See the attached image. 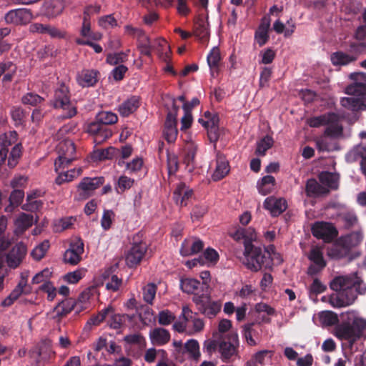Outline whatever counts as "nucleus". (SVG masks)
I'll list each match as a JSON object with an SVG mask.
<instances>
[{
  "instance_id": "f257e3e1",
  "label": "nucleus",
  "mask_w": 366,
  "mask_h": 366,
  "mask_svg": "<svg viewBox=\"0 0 366 366\" xmlns=\"http://www.w3.org/2000/svg\"><path fill=\"white\" fill-rule=\"evenodd\" d=\"M244 250L241 258L242 264L252 272H258L262 269H270L272 267V258L270 251L257 247L252 242L245 241Z\"/></svg>"
},
{
  "instance_id": "f03ea898",
  "label": "nucleus",
  "mask_w": 366,
  "mask_h": 366,
  "mask_svg": "<svg viewBox=\"0 0 366 366\" xmlns=\"http://www.w3.org/2000/svg\"><path fill=\"white\" fill-rule=\"evenodd\" d=\"M118 120L117 115L109 111L99 112L95 120L88 124L86 132L94 136V142L99 144L112 137V132L107 125L114 124Z\"/></svg>"
},
{
  "instance_id": "7ed1b4c3",
  "label": "nucleus",
  "mask_w": 366,
  "mask_h": 366,
  "mask_svg": "<svg viewBox=\"0 0 366 366\" xmlns=\"http://www.w3.org/2000/svg\"><path fill=\"white\" fill-rule=\"evenodd\" d=\"M51 105L55 109L63 111L61 115V119H70L77 114L76 104L70 100L69 89L64 84H61L55 90Z\"/></svg>"
},
{
  "instance_id": "20e7f679",
  "label": "nucleus",
  "mask_w": 366,
  "mask_h": 366,
  "mask_svg": "<svg viewBox=\"0 0 366 366\" xmlns=\"http://www.w3.org/2000/svg\"><path fill=\"white\" fill-rule=\"evenodd\" d=\"M192 301L199 312L210 318L214 317L221 309L219 302L212 300L209 285H203L201 293L193 296Z\"/></svg>"
},
{
  "instance_id": "39448f33",
  "label": "nucleus",
  "mask_w": 366,
  "mask_h": 366,
  "mask_svg": "<svg viewBox=\"0 0 366 366\" xmlns=\"http://www.w3.org/2000/svg\"><path fill=\"white\" fill-rule=\"evenodd\" d=\"M312 127H319L327 125L325 134L331 137H337L342 134V124L340 116L335 113H327L312 117L307 121Z\"/></svg>"
},
{
  "instance_id": "423d86ee",
  "label": "nucleus",
  "mask_w": 366,
  "mask_h": 366,
  "mask_svg": "<svg viewBox=\"0 0 366 366\" xmlns=\"http://www.w3.org/2000/svg\"><path fill=\"white\" fill-rule=\"evenodd\" d=\"M345 319V341L348 340L350 346L360 338L366 329V320L356 316L355 312H346Z\"/></svg>"
},
{
  "instance_id": "0eeeda50",
  "label": "nucleus",
  "mask_w": 366,
  "mask_h": 366,
  "mask_svg": "<svg viewBox=\"0 0 366 366\" xmlns=\"http://www.w3.org/2000/svg\"><path fill=\"white\" fill-rule=\"evenodd\" d=\"M345 307L352 305L358 295H362L366 291V285L362 280L357 276V272L345 276Z\"/></svg>"
},
{
  "instance_id": "6e6552de",
  "label": "nucleus",
  "mask_w": 366,
  "mask_h": 366,
  "mask_svg": "<svg viewBox=\"0 0 366 366\" xmlns=\"http://www.w3.org/2000/svg\"><path fill=\"white\" fill-rule=\"evenodd\" d=\"M75 151L74 144L70 139H64L57 144L58 157L54 162L56 172H59L61 169L67 167L76 159Z\"/></svg>"
},
{
  "instance_id": "1a4fd4ad",
  "label": "nucleus",
  "mask_w": 366,
  "mask_h": 366,
  "mask_svg": "<svg viewBox=\"0 0 366 366\" xmlns=\"http://www.w3.org/2000/svg\"><path fill=\"white\" fill-rule=\"evenodd\" d=\"M238 335L234 332L228 333L227 336H220L219 352L223 362H229L238 354Z\"/></svg>"
},
{
  "instance_id": "9d476101",
  "label": "nucleus",
  "mask_w": 366,
  "mask_h": 366,
  "mask_svg": "<svg viewBox=\"0 0 366 366\" xmlns=\"http://www.w3.org/2000/svg\"><path fill=\"white\" fill-rule=\"evenodd\" d=\"M363 238L361 229H354L350 233L345 234V260L351 262L360 255L357 250V246L361 243Z\"/></svg>"
},
{
  "instance_id": "9b49d317",
  "label": "nucleus",
  "mask_w": 366,
  "mask_h": 366,
  "mask_svg": "<svg viewBox=\"0 0 366 366\" xmlns=\"http://www.w3.org/2000/svg\"><path fill=\"white\" fill-rule=\"evenodd\" d=\"M348 78L351 82L345 87V94L366 97V73L352 72L349 74Z\"/></svg>"
},
{
  "instance_id": "f8f14e48",
  "label": "nucleus",
  "mask_w": 366,
  "mask_h": 366,
  "mask_svg": "<svg viewBox=\"0 0 366 366\" xmlns=\"http://www.w3.org/2000/svg\"><path fill=\"white\" fill-rule=\"evenodd\" d=\"M172 109L167 114L164 129V138L169 143L174 142L178 134L177 129V116L179 107L176 105L174 99H172Z\"/></svg>"
},
{
  "instance_id": "ddd939ff",
  "label": "nucleus",
  "mask_w": 366,
  "mask_h": 366,
  "mask_svg": "<svg viewBox=\"0 0 366 366\" xmlns=\"http://www.w3.org/2000/svg\"><path fill=\"white\" fill-rule=\"evenodd\" d=\"M84 247V242L80 238L72 240L64 254V262L71 265H76L81 260Z\"/></svg>"
},
{
  "instance_id": "4468645a",
  "label": "nucleus",
  "mask_w": 366,
  "mask_h": 366,
  "mask_svg": "<svg viewBox=\"0 0 366 366\" xmlns=\"http://www.w3.org/2000/svg\"><path fill=\"white\" fill-rule=\"evenodd\" d=\"M312 234L324 240L325 242H332L337 236V230L331 224L325 222H317L312 227Z\"/></svg>"
},
{
  "instance_id": "2eb2a0df",
  "label": "nucleus",
  "mask_w": 366,
  "mask_h": 366,
  "mask_svg": "<svg viewBox=\"0 0 366 366\" xmlns=\"http://www.w3.org/2000/svg\"><path fill=\"white\" fill-rule=\"evenodd\" d=\"M33 18L32 13L30 9L26 8H20L12 9L8 11L4 16L7 24H26Z\"/></svg>"
},
{
  "instance_id": "dca6fc26",
  "label": "nucleus",
  "mask_w": 366,
  "mask_h": 366,
  "mask_svg": "<svg viewBox=\"0 0 366 366\" xmlns=\"http://www.w3.org/2000/svg\"><path fill=\"white\" fill-rule=\"evenodd\" d=\"M147 250L145 242H134L126 254V262L129 267L137 266L140 263Z\"/></svg>"
},
{
  "instance_id": "f3484780",
  "label": "nucleus",
  "mask_w": 366,
  "mask_h": 366,
  "mask_svg": "<svg viewBox=\"0 0 366 366\" xmlns=\"http://www.w3.org/2000/svg\"><path fill=\"white\" fill-rule=\"evenodd\" d=\"M366 52V42H351L345 48V65L355 62Z\"/></svg>"
},
{
  "instance_id": "a211bd4d",
  "label": "nucleus",
  "mask_w": 366,
  "mask_h": 366,
  "mask_svg": "<svg viewBox=\"0 0 366 366\" xmlns=\"http://www.w3.org/2000/svg\"><path fill=\"white\" fill-rule=\"evenodd\" d=\"M104 182V178L99 177H84L78 185V191L84 197H88L92 192L102 185Z\"/></svg>"
},
{
  "instance_id": "6ab92c4d",
  "label": "nucleus",
  "mask_w": 366,
  "mask_h": 366,
  "mask_svg": "<svg viewBox=\"0 0 366 366\" xmlns=\"http://www.w3.org/2000/svg\"><path fill=\"white\" fill-rule=\"evenodd\" d=\"M263 207L272 217H277L286 210L287 204L285 199L271 196L265 199Z\"/></svg>"
},
{
  "instance_id": "aec40b11",
  "label": "nucleus",
  "mask_w": 366,
  "mask_h": 366,
  "mask_svg": "<svg viewBox=\"0 0 366 366\" xmlns=\"http://www.w3.org/2000/svg\"><path fill=\"white\" fill-rule=\"evenodd\" d=\"M204 242L196 237L185 239L182 243L180 254L187 257L194 255L202 251L204 248Z\"/></svg>"
},
{
  "instance_id": "412c9836",
  "label": "nucleus",
  "mask_w": 366,
  "mask_h": 366,
  "mask_svg": "<svg viewBox=\"0 0 366 366\" xmlns=\"http://www.w3.org/2000/svg\"><path fill=\"white\" fill-rule=\"evenodd\" d=\"M322 186L321 182H317L315 179L311 178L307 179L305 184V193L310 198H320L325 197L328 194V189Z\"/></svg>"
},
{
  "instance_id": "4be33fe9",
  "label": "nucleus",
  "mask_w": 366,
  "mask_h": 366,
  "mask_svg": "<svg viewBox=\"0 0 366 366\" xmlns=\"http://www.w3.org/2000/svg\"><path fill=\"white\" fill-rule=\"evenodd\" d=\"M26 254V247L24 244L15 245L6 256V262L9 267H17Z\"/></svg>"
},
{
  "instance_id": "5701e85b",
  "label": "nucleus",
  "mask_w": 366,
  "mask_h": 366,
  "mask_svg": "<svg viewBox=\"0 0 366 366\" xmlns=\"http://www.w3.org/2000/svg\"><path fill=\"white\" fill-rule=\"evenodd\" d=\"M66 7L64 0H49L44 4V14L49 19L61 15Z\"/></svg>"
},
{
  "instance_id": "b1692460",
  "label": "nucleus",
  "mask_w": 366,
  "mask_h": 366,
  "mask_svg": "<svg viewBox=\"0 0 366 366\" xmlns=\"http://www.w3.org/2000/svg\"><path fill=\"white\" fill-rule=\"evenodd\" d=\"M193 191L184 183L180 182L177 184L173 193V198L177 204L186 206L187 200L192 197Z\"/></svg>"
},
{
  "instance_id": "393cba45",
  "label": "nucleus",
  "mask_w": 366,
  "mask_h": 366,
  "mask_svg": "<svg viewBox=\"0 0 366 366\" xmlns=\"http://www.w3.org/2000/svg\"><path fill=\"white\" fill-rule=\"evenodd\" d=\"M203 285H209L206 282H199L193 278L182 279L180 281V287L182 292L187 294H192L193 296L201 293Z\"/></svg>"
},
{
  "instance_id": "a878e982",
  "label": "nucleus",
  "mask_w": 366,
  "mask_h": 366,
  "mask_svg": "<svg viewBox=\"0 0 366 366\" xmlns=\"http://www.w3.org/2000/svg\"><path fill=\"white\" fill-rule=\"evenodd\" d=\"M81 36L87 38L89 40L100 39L102 35L99 33H94L91 29L89 8H86L83 13V21L80 30Z\"/></svg>"
},
{
  "instance_id": "bb28decb",
  "label": "nucleus",
  "mask_w": 366,
  "mask_h": 366,
  "mask_svg": "<svg viewBox=\"0 0 366 366\" xmlns=\"http://www.w3.org/2000/svg\"><path fill=\"white\" fill-rule=\"evenodd\" d=\"M272 355L273 352L270 350H260L253 355L246 366H269Z\"/></svg>"
},
{
  "instance_id": "cd10ccee",
  "label": "nucleus",
  "mask_w": 366,
  "mask_h": 366,
  "mask_svg": "<svg viewBox=\"0 0 366 366\" xmlns=\"http://www.w3.org/2000/svg\"><path fill=\"white\" fill-rule=\"evenodd\" d=\"M99 72L94 69H84L78 74L76 80L78 84L83 87L94 86L98 80Z\"/></svg>"
},
{
  "instance_id": "c85d7f7f",
  "label": "nucleus",
  "mask_w": 366,
  "mask_h": 366,
  "mask_svg": "<svg viewBox=\"0 0 366 366\" xmlns=\"http://www.w3.org/2000/svg\"><path fill=\"white\" fill-rule=\"evenodd\" d=\"M76 305V303L72 299H66L61 301L53 310V318L59 320L74 310Z\"/></svg>"
},
{
  "instance_id": "c756f323",
  "label": "nucleus",
  "mask_w": 366,
  "mask_h": 366,
  "mask_svg": "<svg viewBox=\"0 0 366 366\" xmlns=\"http://www.w3.org/2000/svg\"><path fill=\"white\" fill-rule=\"evenodd\" d=\"M149 338L154 345H164L170 340L169 331L162 327H157L149 332Z\"/></svg>"
},
{
  "instance_id": "7c9ffc66",
  "label": "nucleus",
  "mask_w": 366,
  "mask_h": 366,
  "mask_svg": "<svg viewBox=\"0 0 366 366\" xmlns=\"http://www.w3.org/2000/svg\"><path fill=\"white\" fill-rule=\"evenodd\" d=\"M229 162L222 154H217L216 169L212 174V179L214 181H219L224 178L229 172Z\"/></svg>"
},
{
  "instance_id": "2f4dec72",
  "label": "nucleus",
  "mask_w": 366,
  "mask_h": 366,
  "mask_svg": "<svg viewBox=\"0 0 366 366\" xmlns=\"http://www.w3.org/2000/svg\"><path fill=\"white\" fill-rule=\"evenodd\" d=\"M319 181L322 186L327 187L328 194L331 190L336 189L338 187L339 176L330 172H322L318 175Z\"/></svg>"
},
{
  "instance_id": "473e14b6",
  "label": "nucleus",
  "mask_w": 366,
  "mask_h": 366,
  "mask_svg": "<svg viewBox=\"0 0 366 366\" xmlns=\"http://www.w3.org/2000/svg\"><path fill=\"white\" fill-rule=\"evenodd\" d=\"M139 97L132 96L119 106L118 111L123 117H128L139 107Z\"/></svg>"
},
{
  "instance_id": "72a5a7b5",
  "label": "nucleus",
  "mask_w": 366,
  "mask_h": 366,
  "mask_svg": "<svg viewBox=\"0 0 366 366\" xmlns=\"http://www.w3.org/2000/svg\"><path fill=\"white\" fill-rule=\"evenodd\" d=\"M345 107L353 112L366 110V97L352 96L345 97Z\"/></svg>"
},
{
  "instance_id": "f704fd0d",
  "label": "nucleus",
  "mask_w": 366,
  "mask_h": 366,
  "mask_svg": "<svg viewBox=\"0 0 366 366\" xmlns=\"http://www.w3.org/2000/svg\"><path fill=\"white\" fill-rule=\"evenodd\" d=\"M26 285L27 280L22 277L16 287L11 291L9 296L2 301L1 305L4 307L11 306L14 302V301H16L24 292V289Z\"/></svg>"
},
{
  "instance_id": "c9c22d12",
  "label": "nucleus",
  "mask_w": 366,
  "mask_h": 366,
  "mask_svg": "<svg viewBox=\"0 0 366 366\" xmlns=\"http://www.w3.org/2000/svg\"><path fill=\"white\" fill-rule=\"evenodd\" d=\"M192 318V311L187 306H184L182 307V312L181 316L179 317V321L174 322L173 325V328L179 332H185L187 333L188 328V321Z\"/></svg>"
},
{
  "instance_id": "e433bc0d",
  "label": "nucleus",
  "mask_w": 366,
  "mask_h": 366,
  "mask_svg": "<svg viewBox=\"0 0 366 366\" xmlns=\"http://www.w3.org/2000/svg\"><path fill=\"white\" fill-rule=\"evenodd\" d=\"M64 169L59 170L58 176L55 179L56 184L61 185L66 182H71L74 179L78 177L82 172L81 168L72 169L66 172H63Z\"/></svg>"
},
{
  "instance_id": "4c0bfd02",
  "label": "nucleus",
  "mask_w": 366,
  "mask_h": 366,
  "mask_svg": "<svg viewBox=\"0 0 366 366\" xmlns=\"http://www.w3.org/2000/svg\"><path fill=\"white\" fill-rule=\"evenodd\" d=\"M34 224V217L31 214L22 213L15 221L16 232L23 233Z\"/></svg>"
},
{
  "instance_id": "58836bf2",
  "label": "nucleus",
  "mask_w": 366,
  "mask_h": 366,
  "mask_svg": "<svg viewBox=\"0 0 366 366\" xmlns=\"http://www.w3.org/2000/svg\"><path fill=\"white\" fill-rule=\"evenodd\" d=\"M269 25V21H263L255 31L254 40L259 46L264 45L269 39L268 30Z\"/></svg>"
},
{
  "instance_id": "ea45409f",
  "label": "nucleus",
  "mask_w": 366,
  "mask_h": 366,
  "mask_svg": "<svg viewBox=\"0 0 366 366\" xmlns=\"http://www.w3.org/2000/svg\"><path fill=\"white\" fill-rule=\"evenodd\" d=\"M274 184V177L271 175H267L262 178L260 182H258V191L261 194L267 195L273 191Z\"/></svg>"
},
{
  "instance_id": "a19ab883",
  "label": "nucleus",
  "mask_w": 366,
  "mask_h": 366,
  "mask_svg": "<svg viewBox=\"0 0 366 366\" xmlns=\"http://www.w3.org/2000/svg\"><path fill=\"white\" fill-rule=\"evenodd\" d=\"M24 192L21 189H14L10 194V204L5 208V212H11L14 207L20 205L24 199Z\"/></svg>"
},
{
  "instance_id": "79ce46f5",
  "label": "nucleus",
  "mask_w": 366,
  "mask_h": 366,
  "mask_svg": "<svg viewBox=\"0 0 366 366\" xmlns=\"http://www.w3.org/2000/svg\"><path fill=\"white\" fill-rule=\"evenodd\" d=\"M307 257L313 264H318L320 267H325L326 262L324 259L323 252L320 247L317 246L312 247Z\"/></svg>"
},
{
  "instance_id": "37998d69",
  "label": "nucleus",
  "mask_w": 366,
  "mask_h": 366,
  "mask_svg": "<svg viewBox=\"0 0 366 366\" xmlns=\"http://www.w3.org/2000/svg\"><path fill=\"white\" fill-rule=\"evenodd\" d=\"M231 236L237 241L244 239V242L245 241L252 242V241L256 239V234L254 230L251 229H249V230L247 231L245 229L239 228L232 234Z\"/></svg>"
},
{
  "instance_id": "c03bdc74",
  "label": "nucleus",
  "mask_w": 366,
  "mask_h": 366,
  "mask_svg": "<svg viewBox=\"0 0 366 366\" xmlns=\"http://www.w3.org/2000/svg\"><path fill=\"white\" fill-rule=\"evenodd\" d=\"M134 183V179L125 175H122L119 177L117 183L115 184V190L118 194H122L126 190L129 189L133 186Z\"/></svg>"
},
{
  "instance_id": "a18cd8bd",
  "label": "nucleus",
  "mask_w": 366,
  "mask_h": 366,
  "mask_svg": "<svg viewBox=\"0 0 366 366\" xmlns=\"http://www.w3.org/2000/svg\"><path fill=\"white\" fill-rule=\"evenodd\" d=\"M184 350L189 354V357L198 360L200 357L199 345L197 340H189L184 345Z\"/></svg>"
},
{
  "instance_id": "49530a36",
  "label": "nucleus",
  "mask_w": 366,
  "mask_h": 366,
  "mask_svg": "<svg viewBox=\"0 0 366 366\" xmlns=\"http://www.w3.org/2000/svg\"><path fill=\"white\" fill-rule=\"evenodd\" d=\"M328 256L334 259H340L343 256V240L340 237L338 240L332 244L328 249Z\"/></svg>"
},
{
  "instance_id": "de8ad7c7",
  "label": "nucleus",
  "mask_w": 366,
  "mask_h": 366,
  "mask_svg": "<svg viewBox=\"0 0 366 366\" xmlns=\"http://www.w3.org/2000/svg\"><path fill=\"white\" fill-rule=\"evenodd\" d=\"M187 334L193 335L197 332L202 331L204 324L202 319L197 318L192 314V318L188 321Z\"/></svg>"
},
{
  "instance_id": "09e8293b",
  "label": "nucleus",
  "mask_w": 366,
  "mask_h": 366,
  "mask_svg": "<svg viewBox=\"0 0 366 366\" xmlns=\"http://www.w3.org/2000/svg\"><path fill=\"white\" fill-rule=\"evenodd\" d=\"M274 141L270 136H265L257 143L256 154L264 156L267 149L272 147Z\"/></svg>"
},
{
  "instance_id": "8fccbe9b",
  "label": "nucleus",
  "mask_w": 366,
  "mask_h": 366,
  "mask_svg": "<svg viewBox=\"0 0 366 366\" xmlns=\"http://www.w3.org/2000/svg\"><path fill=\"white\" fill-rule=\"evenodd\" d=\"M208 23L202 19L199 20L195 26V35L202 40L207 39L209 36Z\"/></svg>"
},
{
  "instance_id": "3c124183",
  "label": "nucleus",
  "mask_w": 366,
  "mask_h": 366,
  "mask_svg": "<svg viewBox=\"0 0 366 366\" xmlns=\"http://www.w3.org/2000/svg\"><path fill=\"white\" fill-rule=\"evenodd\" d=\"M86 270L84 268L77 269L73 272L66 273L63 279L69 284H76L85 275Z\"/></svg>"
},
{
  "instance_id": "603ef678",
  "label": "nucleus",
  "mask_w": 366,
  "mask_h": 366,
  "mask_svg": "<svg viewBox=\"0 0 366 366\" xmlns=\"http://www.w3.org/2000/svg\"><path fill=\"white\" fill-rule=\"evenodd\" d=\"M157 292V286L154 283H149L143 288V299L149 305H152Z\"/></svg>"
},
{
  "instance_id": "864d4df0",
  "label": "nucleus",
  "mask_w": 366,
  "mask_h": 366,
  "mask_svg": "<svg viewBox=\"0 0 366 366\" xmlns=\"http://www.w3.org/2000/svg\"><path fill=\"white\" fill-rule=\"evenodd\" d=\"M21 154V147L19 144H16L11 149L8 158V166L14 168L18 163Z\"/></svg>"
},
{
  "instance_id": "5fc2aeb1",
  "label": "nucleus",
  "mask_w": 366,
  "mask_h": 366,
  "mask_svg": "<svg viewBox=\"0 0 366 366\" xmlns=\"http://www.w3.org/2000/svg\"><path fill=\"white\" fill-rule=\"evenodd\" d=\"M366 156V147H358L352 151L348 152L346 155L347 162H351L358 159L362 160V158Z\"/></svg>"
},
{
  "instance_id": "6e6d98bb",
  "label": "nucleus",
  "mask_w": 366,
  "mask_h": 366,
  "mask_svg": "<svg viewBox=\"0 0 366 366\" xmlns=\"http://www.w3.org/2000/svg\"><path fill=\"white\" fill-rule=\"evenodd\" d=\"M95 293H96L95 288H87V289L84 290L79 296L78 302H76V305L78 304H82L81 307L86 308V306L85 305L87 302H89L92 298H93Z\"/></svg>"
},
{
  "instance_id": "4d7b16f0",
  "label": "nucleus",
  "mask_w": 366,
  "mask_h": 366,
  "mask_svg": "<svg viewBox=\"0 0 366 366\" xmlns=\"http://www.w3.org/2000/svg\"><path fill=\"white\" fill-rule=\"evenodd\" d=\"M49 247V241H44L37 245L31 252V255L34 257V259L36 260H40L42 259L46 251L48 250Z\"/></svg>"
},
{
  "instance_id": "13d9d810",
  "label": "nucleus",
  "mask_w": 366,
  "mask_h": 366,
  "mask_svg": "<svg viewBox=\"0 0 366 366\" xmlns=\"http://www.w3.org/2000/svg\"><path fill=\"white\" fill-rule=\"evenodd\" d=\"M320 317L322 323L328 326L334 325L338 322L337 315L332 311L322 312Z\"/></svg>"
},
{
  "instance_id": "bf43d9fd",
  "label": "nucleus",
  "mask_w": 366,
  "mask_h": 366,
  "mask_svg": "<svg viewBox=\"0 0 366 366\" xmlns=\"http://www.w3.org/2000/svg\"><path fill=\"white\" fill-rule=\"evenodd\" d=\"M220 61V53L217 47H213L207 56V63L212 69L218 66Z\"/></svg>"
},
{
  "instance_id": "052dcab7",
  "label": "nucleus",
  "mask_w": 366,
  "mask_h": 366,
  "mask_svg": "<svg viewBox=\"0 0 366 366\" xmlns=\"http://www.w3.org/2000/svg\"><path fill=\"white\" fill-rule=\"evenodd\" d=\"M17 133L15 131L5 133L0 137V144L1 148H7L14 144L16 141Z\"/></svg>"
},
{
  "instance_id": "680f3d73",
  "label": "nucleus",
  "mask_w": 366,
  "mask_h": 366,
  "mask_svg": "<svg viewBox=\"0 0 366 366\" xmlns=\"http://www.w3.org/2000/svg\"><path fill=\"white\" fill-rule=\"evenodd\" d=\"M127 60V53L118 52L114 54H109L107 56V63L111 65H116L120 63L125 62Z\"/></svg>"
},
{
  "instance_id": "e2e57ef3",
  "label": "nucleus",
  "mask_w": 366,
  "mask_h": 366,
  "mask_svg": "<svg viewBox=\"0 0 366 366\" xmlns=\"http://www.w3.org/2000/svg\"><path fill=\"white\" fill-rule=\"evenodd\" d=\"M175 320V315L169 310L160 311L158 315V322L161 325H169Z\"/></svg>"
},
{
  "instance_id": "0e129e2a",
  "label": "nucleus",
  "mask_w": 366,
  "mask_h": 366,
  "mask_svg": "<svg viewBox=\"0 0 366 366\" xmlns=\"http://www.w3.org/2000/svg\"><path fill=\"white\" fill-rule=\"evenodd\" d=\"M44 99L34 93H28L22 97V102L24 104L36 106L41 104Z\"/></svg>"
},
{
  "instance_id": "69168bd1",
  "label": "nucleus",
  "mask_w": 366,
  "mask_h": 366,
  "mask_svg": "<svg viewBox=\"0 0 366 366\" xmlns=\"http://www.w3.org/2000/svg\"><path fill=\"white\" fill-rule=\"evenodd\" d=\"M253 323L245 325L243 327V336L246 342L249 346H255L257 345L256 340L252 337L254 333Z\"/></svg>"
},
{
  "instance_id": "338daca9",
  "label": "nucleus",
  "mask_w": 366,
  "mask_h": 366,
  "mask_svg": "<svg viewBox=\"0 0 366 366\" xmlns=\"http://www.w3.org/2000/svg\"><path fill=\"white\" fill-rule=\"evenodd\" d=\"M349 227L358 228L357 217L352 211L345 212V229Z\"/></svg>"
},
{
  "instance_id": "774afa93",
  "label": "nucleus",
  "mask_w": 366,
  "mask_h": 366,
  "mask_svg": "<svg viewBox=\"0 0 366 366\" xmlns=\"http://www.w3.org/2000/svg\"><path fill=\"white\" fill-rule=\"evenodd\" d=\"M114 218V213L112 210H104L102 219L101 225L104 230H107L111 227L112 221Z\"/></svg>"
}]
</instances>
